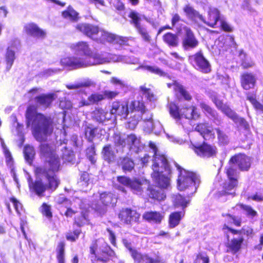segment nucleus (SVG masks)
Instances as JSON below:
<instances>
[{
	"label": "nucleus",
	"instance_id": "nucleus-30",
	"mask_svg": "<svg viewBox=\"0 0 263 263\" xmlns=\"http://www.w3.org/2000/svg\"><path fill=\"white\" fill-rule=\"evenodd\" d=\"M104 99V95L103 93L95 92L91 94L87 100H84L80 102V106H89L93 104H98Z\"/></svg>",
	"mask_w": 263,
	"mask_h": 263
},
{
	"label": "nucleus",
	"instance_id": "nucleus-9",
	"mask_svg": "<svg viewBox=\"0 0 263 263\" xmlns=\"http://www.w3.org/2000/svg\"><path fill=\"white\" fill-rule=\"evenodd\" d=\"M130 111L128 113L125 126L134 129L141 120V115L143 111V102L140 101H132L129 105Z\"/></svg>",
	"mask_w": 263,
	"mask_h": 263
},
{
	"label": "nucleus",
	"instance_id": "nucleus-4",
	"mask_svg": "<svg viewBox=\"0 0 263 263\" xmlns=\"http://www.w3.org/2000/svg\"><path fill=\"white\" fill-rule=\"evenodd\" d=\"M126 140L129 145V151L127 153V156L120 157L118 161L119 165L125 172H131L135 167L134 161L129 157H132L135 154H138L143 150L144 147L140 139L135 135H128Z\"/></svg>",
	"mask_w": 263,
	"mask_h": 263
},
{
	"label": "nucleus",
	"instance_id": "nucleus-11",
	"mask_svg": "<svg viewBox=\"0 0 263 263\" xmlns=\"http://www.w3.org/2000/svg\"><path fill=\"white\" fill-rule=\"evenodd\" d=\"M189 61L196 69L203 73H207L211 70V65L204 58L201 51L190 56Z\"/></svg>",
	"mask_w": 263,
	"mask_h": 263
},
{
	"label": "nucleus",
	"instance_id": "nucleus-57",
	"mask_svg": "<svg viewBox=\"0 0 263 263\" xmlns=\"http://www.w3.org/2000/svg\"><path fill=\"white\" fill-rule=\"evenodd\" d=\"M160 257L158 255H156L154 257H152L147 254H143L142 262L160 263Z\"/></svg>",
	"mask_w": 263,
	"mask_h": 263
},
{
	"label": "nucleus",
	"instance_id": "nucleus-51",
	"mask_svg": "<svg viewBox=\"0 0 263 263\" xmlns=\"http://www.w3.org/2000/svg\"><path fill=\"white\" fill-rule=\"evenodd\" d=\"M169 111L170 115L174 119H180L181 118V110L179 111L178 107L174 103L169 104Z\"/></svg>",
	"mask_w": 263,
	"mask_h": 263
},
{
	"label": "nucleus",
	"instance_id": "nucleus-31",
	"mask_svg": "<svg viewBox=\"0 0 263 263\" xmlns=\"http://www.w3.org/2000/svg\"><path fill=\"white\" fill-rule=\"evenodd\" d=\"M143 219L149 222L153 223H160L164 217L162 213L156 211L145 212L143 216Z\"/></svg>",
	"mask_w": 263,
	"mask_h": 263
},
{
	"label": "nucleus",
	"instance_id": "nucleus-2",
	"mask_svg": "<svg viewBox=\"0 0 263 263\" xmlns=\"http://www.w3.org/2000/svg\"><path fill=\"white\" fill-rule=\"evenodd\" d=\"M26 117L27 126L32 125L33 135L36 140L40 142L45 141L52 132V121L50 118L37 113L36 107L33 105L28 107Z\"/></svg>",
	"mask_w": 263,
	"mask_h": 263
},
{
	"label": "nucleus",
	"instance_id": "nucleus-62",
	"mask_svg": "<svg viewBox=\"0 0 263 263\" xmlns=\"http://www.w3.org/2000/svg\"><path fill=\"white\" fill-rule=\"evenodd\" d=\"M181 21V17L177 13H175L172 14V18L171 20L172 26L174 27H176L178 30V32H180L181 30V28H179L177 26L178 23Z\"/></svg>",
	"mask_w": 263,
	"mask_h": 263
},
{
	"label": "nucleus",
	"instance_id": "nucleus-15",
	"mask_svg": "<svg viewBox=\"0 0 263 263\" xmlns=\"http://www.w3.org/2000/svg\"><path fill=\"white\" fill-rule=\"evenodd\" d=\"M130 111L128 104L125 101H114L112 103L110 113L111 117L116 115L126 118L128 116V113Z\"/></svg>",
	"mask_w": 263,
	"mask_h": 263
},
{
	"label": "nucleus",
	"instance_id": "nucleus-53",
	"mask_svg": "<svg viewBox=\"0 0 263 263\" xmlns=\"http://www.w3.org/2000/svg\"><path fill=\"white\" fill-rule=\"evenodd\" d=\"M174 203L176 206H180L182 209H184L187 206V204L189 203V200L187 201L184 197L178 194L175 197Z\"/></svg>",
	"mask_w": 263,
	"mask_h": 263
},
{
	"label": "nucleus",
	"instance_id": "nucleus-36",
	"mask_svg": "<svg viewBox=\"0 0 263 263\" xmlns=\"http://www.w3.org/2000/svg\"><path fill=\"white\" fill-rule=\"evenodd\" d=\"M227 116L232 119L236 124L239 125L245 129L249 128V125L246 120L245 119L239 117L233 110L229 112Z\"/></svg>",
	"mask_w": 263,
	"mask_h": 263
},
{
	"label": "nucleus",
	"instance_id": "nucleus-16",
	"mask_svg": "<svg viewBox=\"0 0 263 263\" xmlns=\"http://www.w3.org/2000/svg\"><path fill=\"white\" fill-rule=\"evenodd\" d=\"M197 155L203 158H209L215 156L216 148L204 143L202 145H192V147Z\"/></svg>",
	"mask_w": 263,
	"mask_h": 263
},
{
	"label": "nucleus",
	"instance_id": "nucleus-19",
	"mask_svg": "<svg viewBox=\"0 0 263 263\" xmlns=\"http://www.w3.org/2000/svg\"><path fill=\"white\" fill-rule=\"evenodd\" d=\"M230 160L241 171H248L251 166L250 158L244 154L235 155Z\"/></svg>",
	"mask_w": 263,
	"mask_h": 263
},
{
	"label": "nucleus",
	"instance_id": "nucleus-26",
	"mask_svg": "<svg viewBox=\"0 0 263 263\" xmlns=\"http://www.w3.org/2000/svg\"><path fill=\"white\" fill-rule=\"evenodd\" d=\"M200 106L206 114L207 116L212 120L215 124L217 125L221 124L222 122L221 119L215 110L204 102L201 103Z\"/></svg>",
	"mask_w": 263,
	"mask_h": 263
},
{
	"label": "nucleus",
	"instance_id": "nucleus-47",
	"mask_svg": "<svg viewBox=\"0 0 263 263\" xmlns=\"http://www.w3.org/2000/svg\"><path fill=\"white\" fill-rule=\"evenodd\" d=\"M141 93L144 96L147 100L152 102L156 100V96L153 93L152 90L146 87L145 85L140 87Z\"/></svg>",
	"mask_w": 263,
	"mask_h": 263
},
{
	"label": "nucleus",
	"instance_id": "nucleus-64",
	"mask_svg": "<svg viewBox=\"0 0 263 263\" xmlns=\"http://www.w3.org/2000/svg\"><path fill=\"white\" fill-rule=\"evenodd\" d=\"M200 259L202 261V263H209L210 260L208 255L203 252L199 253L197 256L194 263H198V260Z\"/></svg>",
	"mask_w": 263,
	"mask_h": 263
},
{
	"label": "nucleus",
	"instance_id": "nucleus-49",
	"mask_svg": "<svg viewBox=\"0 0 263 263\" xmlns=\"http://www.w3.org/2000/svg\"><path fill=\"white\" fill-rule=\"evenodd\" d=\"M140 68L146 70L160 76H163L165 75L164 72L156 66L142 65L137 68V69Z\"/></svg>",
	"mask_w": 263,
	"mask_h": 263
},
{
	"label": "nucleus",
	"instance_id": "nucleus-24",
	"mask_svg": "<svg viewBox=\"0 0 263 263\" xmlns=\"http://www.w3.org/2000/svg\"><path fill=\"white\" fill-rule=\"evenodd\" d=\"M218 20H220L219 11L215 8L210 7L208 12L207 17L204 18L203 16V20L201 21L206 25L214 28Z\"/></svg>",
	"mask_w": 263,
	"mask_h": 263
},
{
	"label": "nucleus",
	"instance_id": "nucleus-25",
	"mask_svg": "<svg viewBox=\"0 0 263 263\" xmlns=\"http://www.w3.org/2000/svg\"><path fill=\"white\" fill-rule=\"evenodd\" d=\"M168 87H173V89L175 92L176 95L178 98L182 97L186 101H190L192 99V96L188 91L184 87L183 85L177 82H175L173 84L168 83Z\"/></svg>",
	"mask_w": 263,
	"mask_h": 263
},
{
	"label": "nucleus",
	"instance_id": "nucleus-3",
	"mask_svg": "<svg viewBox=\"0 0 263 263\" xmlns=\"http://www.w3.org/2000/svg\"><path fill=\"white\" fill-rule=\"evenodd\" d=\"M36 172L39 178L34 182L30 178L28 179L29 187L31 192L39 197H42L46 190L53 192L58 188L60 180L55 175V172L48 170L45 167H37Z\"/></svg>",
	"mask_w": 263,
	"mask_h": 263
},
{
	"label": "nucleus",
	"instance_id": "nucleus-20",
	"mask_svg": "<svg viewBox=\"0 0 263 263\" xmlns=\"http://www.w3.org/2000/svg\"><path fill=\"white\" fill-rule=\"evenodd\" d=\"M70 48L78 54L84 55L88 57L91 53V49L89 45L86 42L81 41L70 45Z\"/></svg>",
	"mask_w": 263,
	"mask_h": 263
},
{
	"label": "nucleus",
	"instance_id": "nucleus-23",
	"mask_svg": "<svg viewBox=\"0 0 263 263\" xmlns=\"http://www.w3.org/2000/svg\"><path fill=\"white\" fill-rule=\"evenodd\" d=\"M257 76L252 73L246 72L241 76V86L245 90H249L254 87L256 81Z\"/></svg>",
	"mask_w": 263,
	"mask_h": 263
},
{
	"label": "nucleus",
	"instance_id": "nucleus-40",
	"mask_svg": "<svg viewBox=\"0 0 263 263\" xmlns=\"http://www.w3.org/2000/svg\"><path fill=\"white\" fill-rule=\"evenodd\" d=\"M226 172L228 179H237L238 172L236 166L230 159L228 165L226 167Z\"/></svg>",
	"mask_w": 263,
	"mask_h": 263
},
{
	"label": "nucleus",
	"instance_id": "nucleus-28",
	"mask_svg": "<svg viewBox=\"0 0 263 263\" xmlns=\"http://www.w3.org/2000/svg\"><path fill=\"white\" fill-rule=\"evenodd\" d=\"M55 98V95L53 93L43 94L36 97L34 100L37 105L46 108L50 105Z\"/></svg>",
	"mask_w": 263,
	"mask_h": 263
},
{
	"label": "nucleus",
	"instance_id": "nucleus-29",
	"mask_svg": "<svg viewBox=\"0 0 263 263\" xmlns=\"http://www.w3.org/2000/svg\"><path fill=\"white\" fill-rule=\"evenodd\" d=\"M93 118L99 123H105L111 119V114L101 108H96L92 113Z\"/></svg>",
	"mask_w": 263,
	"mask_h": 263
},
{
	"label": "nucleus",
	"instance_id": "nucleus-13",
	"mask_svg": "<svg viewBox=\"0 0 263 263\" xmlns=\"http://www.w3.org/2000/svg\"><path fill=\"white\" fill-rule=\"evenodd\" d=\"M61 64L70 70L86 67L85 57H65L61 60Z\"/></svg>",
	"mask_w": 263,
	"mask_h": 263
},
{
	"label": "nucleus",
	"instance_id": "nucleus-43",
	"mask_svg": "<svg viewBox=\"0 0 263 263\" xmlns=\"http://www.w3.org/2000/svg\"><path fill=\"white\" fill-rule=\"evenodd\" d=\"M163 40L170 46L177 47L178 45V37L175 34L167 33L163 36Z\"/></svg>",
	"mask_w": 263,
	"mask_h": 263
},
{
	"label": "nucleus",
	"instance_id": "nucleus-27",
	"mask_svg": "<svg viewBox=\"0 0 263 263\" xmlns=\"http://www.w3.org/2000/svg\"><path fill=\"white\" fill-rule=\"evenodd\" d=\"M101 130L97 128L93 127L91 124H86L84 126V132L86 138L89 142H92L93 140L96 138H100L101 134L100 132Z\"/></svg>",
	"mask_w": 263,
	"mask_h": 263
},
{
	"label": "nucleus",
	"instance_id": "nucleus-39",
	"mask_svg": "<svg viewBox=\"0 0 263 263\" xmlns=\"http://www.w3.org/2000/svg\"><path fill=\"white\" fill-rule=\"evenodd\" d=\"M63 17L72 22H77L79 20V13L69 6L62 12Z\"/></svg>",
	"mask_w": 263,
	"mask_h": 263
},
{
	"label": "nucleus",
	"instance_id": "nucleus-54",
	"mask_svg": "<svg viewBox=\"0 0 263 263\" xmlns=\"http://www.w3.org/2000/svg\"><path fill=\"white\" fill-rule=\"evenodd\" d=\"M217 134V137L219 143L223 145L227 144L229 142V138L224 132L221 130L219 128H215Z\"/></svg>",
	"mask_w": 263,
	"mask_h": 263
},
{
	"label": "nucleus",
	"instance_id": "nucleus-32",
	"mask_svg": "<svg viewBox=\"0 0 263 263\" xmlns=\"http://www.w3.org/2000/svg\"><path fill=\"white\" fill-rule=\"evenodd\" d=\"M25 29L27 34L33 36L44 37L46 35V33L43 30L40 29L33 23L27 24L25 26Z\"/></svg>",
	"mask_w": 263,
	"mask_h": 263
},
{
	"label": "nucleus",
	"instance_id": "nucleus-21",
	"mask_svg": "<svg viewBox=\"0 0 263 263\" xmlns=\"http://www.w3.org/2000/svg\"><path fill=\"white\" fill-rule=\"evenodd\" d=\"M235 235L231 239H228L227 245L228 248L227 252H230L233 254H235L240 250L242 244L244 241L243 236Z\"/></svg>",
	"mask_w": 263,
	"mask_h": 263
},
{
	"label": "nucleus",
	"instance_id": "nucleus-34",
	"mask_svg": "<svg viewBox=\"0 0 263 263\" xmlns=\"http://www.w3.org/2000/svg\"><path fill=\"white\" fill-rule=\"evenodd\" d=\"M183 11L185 13L186 16L193 21L197 22L198 20L200 21L203 20V16L189 5H186L184 7Z\"/></svg>",
	"mask_w": 263,
	"mask_h": 263
},
{
	"label": "nucleus",
	"instance_id": "nucleus-41",
	"mask_svg": "<svg viewBox=\"0 0 263 263\" xmlns=\"http://www.w3.org/2000/svg\"><path fill=\"white\" fill-rule=\"evenodd\" d=\"M15 59V52L12 47H9L7 48V52L5 54V61L6 62V70L9 71Z\"/></svg>",
	"mask_w": 263,
	"mask_h": 263
},
{
	"label": "nucleus",
	"instance_id": "nucleus-46",
	"mask_svg": "<svg viewBox=\"0 0 263 263\" xmlns=\"http://www.w3.org/2000/svg\"><path fill=\"white\" fill-rule=\"evenodd\" d=\"M184 214L181 212H174L170 216V226L171 228H174L177 226L181 220L182 216Z\"/></svg>",
	"mask_w": 263,
	"mask_h": 263
},
{
	"label": "nucleus",
	"instance_id": "nucleus-14",
	"mask_svg": "<svg viewBox=\"0 0 263 263\" xmlns=\"http://www.w3.org/2000/svg\"><path fill=\"white\" fill-rule=\"evenodd\" d=\"M183 29L185 31L182 41V45L183 49L185 50H189L196 48L199 44V41L196 39L193 32L186 26H184Z\"/></svg>",
	"mask_w": 263,
	"mask_h": 263
},
{
	"label": "nucleus",
	"instance_id": "nucleus-44",
	"mask_svg": "<svg viewBox=\"0 0 263 263\" xmlns=\"http://www.w3.org/2000/svg\"><path fill=\"white\" fill-rule=\"evenodd\" d=\"M223 229H228L234 235H238L239 236H243V235L249 236L253 232L252 229L248 227H243L240 230L238 231L230 228L226 224L223 226Z\"/></svg>",
	"mask_w": 263,
	"mask_h": 263
},
{
	"label": "nucleus",
	"instance_id": "nucleus-22",
	"mask_svg": "<svg viewBox=\"0 0 263 263\" xmlns=\"http://www.w3.org/2000/svg\"><path fill=\"white\" fill-rule=\"evenodd\" d=\"M140 217V214L136 211L129 209H123L119 214V218L124 223L129 224L132 221H137Z\"/></svg>",
	"mask_w": 263,
	"mask_h": 263
},
{
	"label": "nucleus",
	"instance_id": "nucleus-17",
	"mask_svg": "<svg viewBox=\"0 0 263 263\" xmlns=\"http://www.w3.org/2000/svg\"><path fill=\"white\" fill-rule=\"evenodd\" d=\"M100 200L102 204H92V208L100 214H104L106 209V206L112 203L114 200L116 199L114 197V195L110 193H102L100 195Z\"/></svg>",
	"mask_w": 263,
	"mask_h": 263
},
{
	"label": "nucleus",
	"instance_id": "nucleus-7",
	"mask_svg": "<svg viewBox=\"0 0 263 263\" xmlns=\"http://www.w3.org/2000/svg\"><path fill=\"white\" fill-rule=\"evenodd\" d=\"M40 152L42 157L45 159L48 164L49 168L52 172H57L59 170L60 162L58 155L55 151V146L46 143H42L40 145Z\"/></svg>",
	"mask_w": 263,
	"mask_h": 263
},
{
	"label": "nucleus",
	"instance_id": "nucleus-50",
	"mask_svg": "<svg viewBox=\"0 0 263 263\" xmlns=\"http://www.w3.org/2000/svg\"><path fill=\"white\" fill-rule=\"evenodd\" d=\"M213 102H214L217 107L221 110V111L227 116H228V112L232 110L228 106L224 104L223 102L218 98H214Z\"/></svg>",
	"mask_w": 263,
	"mask_h": 263
},
{
	"label": "nucleus",
	"instance_id": "nucleus-8",
	"mask_svg": "<svg viewBox=\"0 0 263 263\" xmlns=\"http://www.w3.org/2000/svg\"><path fill=\"white\" fill-rule=\"evenodd\" d=\"M86 67L103 64L109 62H122L123 57L107 53L93 52L88 57H85Z\"/></svg>",
	"mask_w": 263,
	"mask_h": 263
},
{
	"label": "nucleus",
	"instance_id": "nucleus-45",
	"mask_svg": "<svg viewBox=\"0 0 263 263\" xmlns=\"http://www.w3.org/2000/svg\"><path fill=\"white\" fill-rule=\"evenodd\" d=\"M65 246L64 241H60L57 246V258L59 263H65Z\"/></svg>",
	"mask_w": 263,
	"mask_h": 263
},
{
	"label": "nucleus",
	"instance_id": "nucleus-56",
	"mask_svg": "<svg viewBox=\"0 0 263 263\" xmlns=\"http://www.w3.org/2000/svg\"><path fill=\"white\" fill-rule=\"evenodd\" d=\"M86 155L87 158L91 162V163L94 164L96 162V160L95 158L96 151L93 144H92L89 147L87 148L86 149Z\"/></svg>",
	"mask_w": 263,
	"mask_h": 263
},
{
	"label": "nucleus",
	"instance_id": "nucleus-55",
	"mask_svg": "<svg viewBox=\"0 0 263 263\" xmlns=\"http://www.w3.org/2000/svg\"><path fill=\"white\" fill-rule=\"evenodd\" d=\"M238 206L244 211L245 214L248 217L253 218L257 215V212L250 205L239 204Z\"/></svg>",
	"mask_w": 263,
	"mask_h": 263
},
{
	"label": "nucleus",
	"instance_id": "nucleus-37",
	"mask_svg": "<svg viewBox=\"0 0 263 263\" xmlns=\"http://www.w3.org/2000/svg\"><path fill=\"white\" fill-rule=\"evenodd\" d=\"M227 116L232 119L236 124L239 125L245 129L249 128V125L246 120L245 119L239 117L233 110L229 112Z\"/></svg>",
	"mask_w": 263,
	"mask_h": 263
},
{
	"label": "nucleus",
	"instance_id": "nucleus-6",
	"mask_svg": "<svg viewBox=\"0 0 263 263\" xmlns=\"http://www.w3.org/2000/svg\"><path fill=\"white\" fill-rule=\"evenodd\" d=\"M175 165L179 172L177 179V187L179 191H191L190 194L195 193L200 183V176L195 173L181 168L177 163Z\"/></svg>",
	"mask_w": 263,
	"mask_h": 263
},
{
	"label": "nucleus",
	"instance_id": "nucleus-63",
	"mask_svg": "<svg viewBox=\"0 0 263 263\" xmlns=\"http://www.w3.org/2000/svg\"><path fill=\"white\" fill-rule=\"evenodd\" d=\"M152 114L149 111L145 109V106L143 104V111L141 115V119L147 122L152 120Z\"/></svg>",
	"mask_w": 263,
	"mask_h": 263
},
{
	"label": "nucleus",
	"instance_id": "nucleus-38",
	"mask_svg": "<svg viewBox=\"0 0 263 263\" xmlns=\"http://www.w3.org/2000/svg\"><path fill=\"white\" fill-rule=\"evenodd\" d=\"M237 179H228L223 185L224 191L226 194L234 195L237 185Z\"/></svg>",
	"mask_w": 263,
	"mask_h": 263
},
{
	"label": "nucleus",
	"instance_id": "nucleus-33",
	"mask_svg": "<svg viewBox=\"0 0 263 263\" xmlns=\"http://www.w3.org/2000/svg\"><path fill=\"white\" fill-rule=\"evenodd\" d=\"M183 116L186 119L196 120L199 117L200 115L197 108L194 106H191L181 109V117Z\"/></svg>",
	"mask_w": 263,
	"mask_h": 263
},
{
	"label": "nucleus",
	"instance_id": "nucleus-35",
	"mask_svg": "<svg viewBox=\"0 0 263 263\" xmlns=\"http://www.w3.org/2000/svg\"><path fill=\"white\" fill-rule=\"evenodd\" d=\"M90 183L89 175L85 172L82 173L78 181V185L80 189L84 191H86L89 188Z\"/></svg>",
	"mask_w": 263,
	"mask_h": 263
},
{
	"label": "nucleus",
	"instance_id": "nucleus-58",
	"mask_svg": "<svg viewBox=\"0 0 263 263\" xmlns=\"http://www.w3.org/2000/svg\"><path fill=\"white\" fill-rule=\"evenodd\" d=\"M110 82L115 85L117 89H123L125 87H127V84L124 81L116 77H112L110 79Z\"/></svg>",
	"mask_w": 263,
	"mask_h": 263
},
{
	"label": "nucleus",
	"instance_id": "nucleus-1",
	"mask_svg": "<svg viewBox=\"0 0 263 263\" xmlns=\"http://www.w3.org/2000/svg\"><path fill=\"white\" fill-rule=\"evenodd\" d=\"M171 173V170L170 172L167 174H165V170H163L162 173L160 172V176L158 178H160L159 179L162 183H164L163 177L168 178V183L166 186H162L159 184L157 180L153 177L154 180L158 186L153 188L149 187V182L146 180H141L136 178L131 179L126 176H119L118 177L117 180L120 183L130 188L133 192L137 194H141L144 189H147L149 192L148 194L151 198L158 200H162L165 198V195L162 189H166L170 185V179L168 175H170Z\"/></svg>",
	"mask_w": 263,
	"mask_h": 263
},
{
	"label": "nucleus",
	"instance_id": "nucleus-18",
	"mask_svg": "<svg viewBox=\"0 0 263 263\" xmlns=\"http://www.w3.org/2000/svg\"><path fill=\"white\" fill-rule=\"evenodd\" d=\"M76 28L95 41H97L100 31L98 26L90 24H78Z\"/></svg>",
	"mask_w": 263,
	"mask_h": 263
},
{
	"label": "nucleus",
	"instance_id": "nucleus-59",
	"mask_svg": "<svg viewBox=\"0 0 263 263\" xmlns=\"http://www.w3.org/2000/svg\"><path fill=\"white\" fill-rule=\"evenodd\" d=\"M130 254L135 262L138 263L142 262L143 254H141L136 249L132 251Z\"/></svg>",
	"mask_w": 263,
	"mask_h": 263
},
{
	"label": "nucleus",
	"instance_id": "nucleus-10",
	"mask_svg": "<svg viewBox=\"0 0 263 263\" xmlns=\"http://www.w3.org/2000/svg\"><path fill=\"white\" fill-rule=\"evenodd\" d=\"M128 16L131 19L130 21V24L136 28L142 40L146 42H150L151 37L147 32L146 28L141 24V21L142 20H145L146 22H150L149 19L144 15H142L133 10L130 11Z\"/></svg>",
	"mask_w": 263,
	"mask_h": 263
},
{
	"label": "nucleus",
	"instance_id": "nucleus-52",
	"mask_svg": "<svg viewBox=\"0 0 263 263\" xmlns=\"http://www.w3.org/2000/svg\"><path fill=\"white\" fill-rule=\"evenodd\" d=\"M240 58L242 60L241 65L243 68H248L253 66V62L247 56L243 51H241L239 53Z\"/></svg>",
	"mask_w": 263,
	"mask_h": 263
},
{
	"label": "nucleus",
	"instance_id": "nucleus-48",
	"mask_svg": "<svg viewBox=\"0 0 263 263\" xmlns=\"http://www.w3.org/2000/svg\"><path fill=\"white\" fill-rule=\"evenodd\" d=\"M24 155L26 161L31 163L35 155L34 148L30 145H26L24 148Z\"/></svg>",
	"mask_w": 263,
	"mask_h": 263
},
{
	"label": "nucleus",
	"instance_id": "nucleus-61",
	"mask_svg": "<svg viewBox=\"0 0 263 263\" xmlns=\"http://www.w3.org/2000/svg\"><path fill=\"white\" fill-rule=\"evenodd\" d=\"M201 136L204 139L207 140L214 138V133L212 127L208 125Z\"/></svg>",
	"mask_w": 263,
	"mask_h": 263
},
{
	"label": "nucleus",
	"instance_id": "nucleus-5",
	"mask_svg": "<svg viewBox=\"0 0 263 263\" xmlns=\"http://www.w3.org/2000/svg\"><path fill=\"white\" fill-rule=\"evenodd\" d=\"M149 146L153 150L154 153L152 159L153 172L152 173V177L157 180L159 184L162 186H166L168 183V178L163 177L164 183H162L158 177L160 176V172H163V170H165V174L170 172V167L167 160L164 155L157 154L158 150L155 143L151 141L149 142Z\"/></svg>",
	"mask_w": 263,
	"mask_h": 263
},
{
	"label": "nucleus",
	"instance_id": "nucleus-12",
	"mask_svg": "<svg viewBox=\"0 0 263 263\" xmlns=\"http://www.w3.org/2000/svg\"><path fill=\"white\" fill-rule=\"evenodd\" d=\"M96 41L101 43L108 42L123 45L126 44L128 41V39L126 37L119 36L104 30H100L99 36Z\"/></svg>",
	"mask_w": 263,
	"mask_h": 263
},
{
	"label": "nucleus",
	"instance_id": "nucleus-60",
	"mask_svg": "<svg viewBox=\"0 0 263 263\" xmlns=\"http://www.w3.org/2000/svg\"><path fill=\"white\" fill-rule=\"evenodd\" d=\"M41 212L42 214L46 216L48 218H51L52 214L51 212V206L46 203H43L41 208Z\"/></svg>",
	"mask_w": 263,
	"mask_h": 263
},
{
	"label": "nucleus",
	"instance_id": "nucleus-42",
	"mask_svg": "<svg viewBox=\"0 0 263 263\" xmlns=\"http://www.w3.org/2000/svg\"><path fill=\"white\" fill-rule=\"evenodd\" d=\"M102 154L105 161L110 162L115 159V154L110 144H107L103 147Z\"/></svg>",
	"mask_w": 263,
	"mask_h": 263
}]
</instances>
